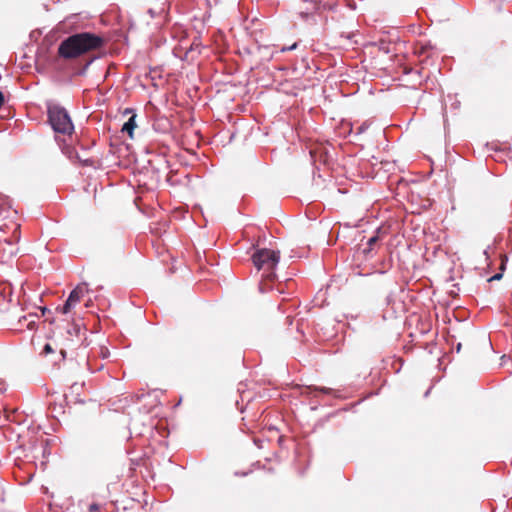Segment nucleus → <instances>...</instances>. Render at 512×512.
I'll return each mask as SVG.
<instances>
[{"label":"nucleus","mask_w":512,"mask_h":512,"mask_svg":"<svg viewBox=\"0 0 512 512\" xmlns=\"http://www.w3.org/2000/svg\"><path fill=\"white\" fill-rule=\"evenodd\" d=\"M16 217L17 210L12 208L9 198L0 194V242H4L2 250L9 257L18 252L15 244L20 240V224Z\"/></svg>","instance_id":"1"},{"label":"nucleus","mask_w":512,"mask_h":512,"mask_svg":"<svg viewBox=\"0 0 512 512\" xmlns=\"http://www.w3.org/2000/svg\"><path fill=\"white\" fill-rule=\"evenodd\" d=\"M103 45V37L91 32H80L64 39L59 44L58 54L64 59H73L87 52L97 50Z\"/></svg>","instance_id":"2"},{"label":"nucleus","mask_w":512,"mask_h":512,"mask_svg":"<svg viewBox=\"0 0 512 512\" xmlns=\"http://www.w3.org/2000/svg\"><path fill=\"white\" fill-rule=\"evenodd\" d=\"M280 254L278 251L271 249H258L252 255V261L258 271H262L261 281L259 283V290L266 292L270 288L267 282H271L275 279V269L279 263Z\"/></svg>","instance_id":"3"},{"label":"nucleus","mask_w":512,"mask_h":512,"mask_svg":"<svg viewBox=\"0 0 512 512\" xmlns=\"http://www.w3.org/2000/svg\"><path fill=\"white\" fill-rule=\"evenodd\" d=\"M47 115L51 128L57 134L55 140L58 142L59 146H61L60 137L58 135L71 136L74 131L71 117L64 107L54 103L47 105Z\"/></svg>","instance_id":"4"},{"label":"nucleus","mask_w":512,"mask_h":512,"mask_svg":"<svg viewBox=\"0 0 512 512\" xmlns=\"http://www.w3.org/2000/svg\"><path fill=\"white\" fill-rule=\"evenodd\" d=\"M335 5V0H298L295 10L303 20L308 21L313 19L314 14L333 9Z\"/></svg>","instance_id":"5"},{"label":"nucleus","mask_w":512,"mask_h":512,"mask_svg":"<svg viewBox=\"0 0 512 512\" xmlns=\"http://www.w3.org/2000/svg\"><path fill=\"white\" fill-rule=\"evenodd\" d=\"M87 291L88 289L86 283L78 285L70 292L64 305L62 307H58L57 310H59L63 314H67L72 307H74L78 302H80L85 292Z\"/></svg>","instance_id":"6"},{"label":"nucleus","mask_w":512,"mask_h":512,"mask_svg":"<svg viewBox=\"0 0 512 512\" xmlns=\"http://www.w3.org/2000/svg\"><path fill=\"white\" fill-rule=\"evenodd\" d=\"M136 114H132L131 117L124 123L122 132H126L129 137L133 138V131L136 128Z\"/></svg>","instance_id":"7"},{"label":"nucleus","mask_w":512,"mask_h":512,"mask_svg":"<svg viewBox=\"0 0 512 512\" xmlns=\"http://www.w3.org/2000/svg\"><path fill=\"white\" fill-rule=\"evenodd\" d=\"M506 262H507V257L504 256L502 258V262H501V266H500V270L501 272L499 273H496L495 275H493L492 277L489 278V282L491 281H496V280H500L502 277H503V271L505 270V267H506Z\"/></svg>","instance_id":"8"},{"label":"nucleus","mask_w":512,"mask_h":512,"mask_svg":"<svg viewBox=\"0 0 512 512\" xmlns=\"http://www.w3.org/2000/svg\"><path fill=\"white\" fill-rule=\"evenodd\" d=\"M35 317H38L37 314H33V313H29L28 315H25L23 316L19 321L21 322L22 320L24 321H28V323L26 324L27 328L32 330L34 328V319H31L29 320L30 318H35Z\"/></svg>","instance_id":"9"},{"label":"nucleus","mask_w":512,"mask_h":512,"mask_svg":"<svg viewBox=\"0 0 512 512\" xmlns=\"http://www.w3.org/2000/svg\"><path fill=\"white\" fill-rule=\"evenodd\" d=\"M378 241V236H372L367 241V248L363 250V252L366 254L371 251L373 245Z\"/></svg>","instance_id":"10"},{"label":"nucleus","mask_w":512,"mask_h":512,"mask_svg":"<svg viewBox=\"0 0 512 512\" xmlns=\"http://www.w3.org/2000/svg\"><path fill=\"white\" fill-rule=\"evenodd\" d=\"M52 352H54L53 347L50 344H48V343L45 344L44 347H43V350H42V354L47 355V354L52 353Z\"/></svg>","instance_id":"11"},{"label":"nucleus","mask_w":512,"mask_h":512,"mask_svg":"<svg viewBox=\"0 0 512 512\" xmlns=\"http://www.w3.org/2000/svg\"><path fill=\"white\" fill-rule=\"evenodd\" d=\"M297 45H298V44L295 42V43H293V44H292V45H290V46H283V47L280 49V51H281V52L292 51V50H294V49H296V48H297Z\"/></svg>","instance_id":"12"},{"label":"nucleus","mask_w":512,"mask_h":512,"mask_svg":"<svg viewBox=\"0 0 512 512\" xmlns=\"http://www.w3.org/2000/svg\"><path fill=\"white\" fill-rule=\"evenodd\" d=\"M80 332V326L79 325H73L72 329L68 330L69 334L75 333L78 334Z\"/></svg>","instance_id":"13"},{"label":"nucleus","mask_w":512,"mask_h":512,"mask_svg":"<svg viewBox=\"0 0 512 512\" xmlns=\"http://www.w3.org/2000/svg\"><path fill=\"white\" fill-rule=\"evenodd\" d=\"M100 508V506L96 503H92L90 506H89V512H96L98 511Z\"/></svg>","instance_id":"14"},{"label":"nucleus","mask_w":512,"mask_h":512,"mask_svg":"<svg viewBox=\"0 0 512 512\" xmlns=\"http://www.w3.org/2000/svg\"><path fill=\"white\" fill-rule=\"evenodd\" d=\"M160 12L150 8L148 9V14L151 16V18H155Z\"/></svg>","instance_id":"15"},{"label":"nucleus","mask_w":512,"mask_h":512,"mask_svg":"<svg viewBox=\"0 0 512 512\" xmlns=\"http://www.w3.org/2000/svg\"><path fill=\"white\" fill-rule=\"evenodd\" d=\"M367 127H368V126H367L365 123H363L362 125H360V126L358 127V132H357V133H358V134L363 133V132L367 129Z\"/></svg>","instance_id":"16"},{"label":"nucleus","mask_w":512,"mask_h":512,"mask_svg":"<svg viewBox=\"0 0 512 512\" xmlns=\"http://www.w3.org/2000/svg\"><path fill=\"white\" fill-rule=\"evenodd\" d=\"M6 390V384L4 381L0 380V393H3Z\"/></svg>","instance_id":"17"},{"label":"nucleus","mask_w":512,"mask_h":512,"mask_svg":"<svg viewBox=\"0 0 512 512\" xmlns=\"http://www.w3.org/2000/svg\"><path fill=\"white\" fill-rule=\"evenodd\" d=\"M319 391L323 392V393H330L332 391V389L330 388H326V387H321V388H317Z\"/></svg>","instance_id":"18"},{"label":"nucleus","mask_w":512,"mask_h":512,"mask_svg":"<svg viewBox=\"0 0 512 512\" xmlns=\"http://www.w3.org/2000/svg\"><path fill=\"white\" fill-rule=\"evenodd\" d=\"M62 151L68 155V157H71V150L70 147L62 148Z\"/></svg>","instance_id":"19"},{"label":"nucleus","mask_w":512,"mask_h":512,"mask_svg":"<svg viewBox=\"0 0 512 512\" xmlns=\"http://www.w3.org/2000/svg\"><path fill=\"white\" fill-rule=\"evenodd\" d=\"M101 352H102V356H103V358L108 357V355H109V351H108L107 349H105V350H104L103 348H101Z\"/></svg>","instance_id":"20"},{"label":"nucleus","mask_w":512,"mask_h":512,"mask_svg":"<svg viewBox=\"0 0 512 512\" xmlns=\"http://www.w3.org/2000/svg\"><path fill=\"white\" fill-rule=\"evenodd\" d=\"M3 102H4V95H3V93L0 91V107L2 106Z\"/></svg>","instance_id":"21"},{"label":"nucleus","mask_w":512,"mask_h":512,"mask_svg":"<svg viewBox=\"0 0 512 512\" xmlns=\"http://www.w3.org/2000/svg\"><path fill=\"white\" fill-rule=\"evenodd\" d=\"M46 312H49V310L46 307L41 308L42 316H44Z\"/></svg>","instance_id":"22"},{"label":"nucleus","mask_w":512,"mask_h":512,"mask_svg":"<svg viewBox=\"0 0 512 512\" xmlns=\"http://www.w3.org/2000/svg\"><path fill=\"white\" fill-rule=\"evenodd\" d=\"M488 249H489V247H487V248L483 251V254L486 256V258H487V259L489 258Z\"/></svg>","instance_id":"23"},{"label":"nucleus","mask_w":512,"mask_h":512,"mask_svg":"<svg viewBox=\"0 0 512 512\" xmlns=\"http://www.w3.org/2000/svg\"><path fill=\"white\" fill-rule=\"evenodd\" d=\"M430 390H431V388H429V389L426 391V393H425V395H424L425 397H427V396H428V394L430 393Z\"/></svg>","instance_id":"24"},{"label":"nucleus","mask_w":512,"mask_h":512,"mask_svg":"<svg viewBox=\"0 0 512 512\" xmlns=\"http://www.w3.org/2000/svg\"><path fill=\"white\" fill-rule=\"evenodd\" d=\"M61 354H62L63 358H65L66 352L64 350H61Z\"/></svg>","instance_id":"25"},{"label":"nucleus","mask_w":512,"mask_h":512,"mask_svg":"<svg viewBox=\"0 0 512 512\" xmlns=\"http://www.w3.org/2000/svg\"><path fill=\"white\" fill-rule=\"evenodd\" d=\"M103 368V365H100L99 367H97V370H101Z\"/></svg>","instance_id":"26"}]
</instances>
